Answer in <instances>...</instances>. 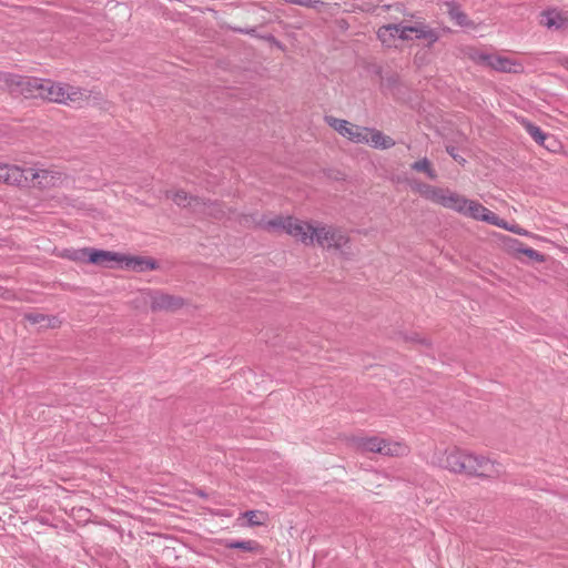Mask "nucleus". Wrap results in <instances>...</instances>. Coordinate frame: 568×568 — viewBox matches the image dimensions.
<instances>
[{
	"label": "nucleus",
	"instance_id": "3",
	"mask_svg": "<svg viewBox=\"0 0 568 568\" xmlns=\"http://www.w3.org/2000/svg\"><path fill=\"white\" fill-rule=\"evenodd\" d=\"M439 465L450 471L463 473L470 476L493 477L499 473L495 464L489 459L460 449L447 452L445 457L439 462Z\"/></svg>",
	"mask_w": 568,
	"mask_h": 568
},
{
	"label": "nucleus",
	"instance_id": "6",
	"mask_svg": "<svg viewBox=\"0 0 568 568\" xmlns=\"http://www.w3.org/2000/svg\"><path fill=\"white\" fill-rule=\"evenodd\" d=\"M352 445L361 453H378L385 456H403L408 452L407 446L402 443L388 442L376 436L354 437Z\"/></svg>",
	"mask_w": 568,
	"mask_h": 568
},
{
	"label": "nucleus",
	"instance_id": "26",
	"mask_svg": "<svg viewBox=\"0 0 568 568\" xmlns=\"http://www.w3.org/2000/svg\"><path fill=\"white\" fill-rule=\"evenodd\" d=\"M27 318L31 322V323H41L43 320H44V316L42 314H28L27 315Z\"/></svg>",
	"mask_w": 568,
	"mask_h": 568
},
{
	"label": "nucleus",
	"instance_id": "1",
	"mask_svg": "<svg viewBox=\"0 0 568 568\" xmlns=\"http://www.w3.org/2000/svg\"><path fill=\"white\" fill-rule=\"evenodd\" d=\"M240 223L245 226L258 225L267 231H284L306 245L317 243L324 248L344 252L348 244L347 235L339 229L327 225L314 226L292 216L264 220L256 214H251L243 215Z\"/></svg>",
	"mask_w": 568,
	"mask_h": 568
},
{
	"label": "nucleus",
	"instance_id": "15",
	"mask_svg": "<svg viewBox=\"0 0 568 568\" xmlns=\"http://www.w3.org/2000/svg\"><path fill=\"white\" fill-rule=\"evenodd\" d=\"M363 135L365 140L362 143H367L375 149L387 150L395 145V141L390 136L376 129L365 128Z\"/></svg>",
	"mask_w": 568,
	"mask_h": 568
},
{
	"label": "nucleus",
	"instance_id": "7",
	"mask_svg": "<svg viewBox=\"0 0 568 568\" xmlns=\"http://www.w3.org/2000/svg\"><path fill=\"white\" fill-rule=\"evenodd\" d=\"M166 195L168 197H171L173 202L179 206H189L195 212H202L216 219H222L225 215L221 204L216 202H204L199 197L189 195L183 190L168 192Z\"/></svg>",
	"mask_w": 568,
	"mask_h": 568
},
{
	"label": "nucleus",
	"instance_id": "25",
	"mask_svg": "<svg viewBox=\"0 0 568 568\" xmlns=\"http://www.w3.org/2000/svg\"><path fill=\"white\" fill-rule=\"evenodd\" d=\"M488 224L501 227V229L507 230V231H509V229L511 227V225L508 224V222H506L505 220L500 219L495 213H494V220H490Z\"/></svg>",
	"mask_w": 568,
	"mask_h": 568
},
{
	"label": "nucleus",
	"instance_id": "5",
	"mask_svg": "<svg viewBox=\"0 0 568 568\" xmlns=\"http://www.w3.org/2000/svg\"><path fill=\"white\" fill-rule=\"evenodd\" d=\"M40 99L72 106H81L89 97L85 91L80 88L44 79Z\"/></svg>",
	"mask_w": 568,
	"mask_h": 568
},
{
	"label": "nucleus",
	"instance_id": "20",
	"mask_svg": "<svg viewBox=\"0 0 568 568\" xmlns=\"http://www.w3.org/2000/svg\"><path fill=\"white\" fill-rule=\"evenodd\" d=\"M508 241L513 243V246H511L513 248L525 254L526 256L530 257L531 260H535L537 262L544 261V255L540 254L538 251H536L531 247H525L521 243H519L515 239H508Z\"/></svg>",
	"mask_w": 568,
	"mask_h": 568
},
{
	"label": "nucleus",
	"instance_id": "12",
	"mask_svg": "<svg viewBox=\"0 0 568 568\" xmlns=\"http://www.w3.org/2000/svg\"><path fill=\"white\" fill-rule=\"evenodd\" d=\"M27 171L28 168L0 163V182L18 186L30 185V174Z\"/></svg>",
	"mask_w": 568,
	"mask_h": 568
},
{
	"label": "nucleus",
	"instance_id": "28",
	"mask_svg": "<svg viewBox=\"0 0 568 568\" xmlns=\"http://www.w3.org/2000/svg\"><path fill=\"white\" fill-rule=\"evenodd\" d=\"M285 1L288 3H294V4L305 6V7L312 6L311 0H285Z\"/></svg>",
	"mask_w": 568,
	"mask_h": 568
},
{
	"label": "nucleus",
	"instance_id": "21",
	"mask_svg": "<svg viewBox=\"0 0 568 568\" xmlns=\"http://www.w3.org/2000/svg\"><path fill=\"white\" fill-rule=\"evenodd\" d=\"M412 169L418 172H425L427 176L432 180H435L437 178L435 171L432 169L430 162L426 158L414 162L412 164Z\"/></svg>",
	"mask_w": 568,
	"mask_h": 568
},
{
	"label": "nucleus",
	"instance_id": "19",
	"mask_svg": "<svg viewBox=\"0 0 568 568\" xmlns=\"http://www.w3.org/2000/svg\"><path fill=\"white\" fill-rule=\"evenodd\" d=\"M225 547L230 549H241L250 552H261L262 547L255 540H227Z\"/></svg>",
	"mask_w": 568,
	"mask_h": 568
},
{
	"label": "nucleus",
	"instance_id": "23",
	"mask_svg": "<svg viewBox=\"0 0 568 568\" xmlns=\"http://www.w3.org/2000/svg\"><path fill=\"white\" fill-rule=\"evenodd\" d=\"M91 253V248H82V250H74L69 254V257L73 261L82 262L87 261L89 262V255Z\"/></svg>",
	"mask_w": 568,
	"mask_h": 568
},
{
	"label": "nucleus",
	"instance_id": "2",
	"mask_svg": "<svg viewBox=\"0 0 568 568\" xmlns=\"http://www.w3.org/2000/svg\"><path fill=\"white\" fill-rule=\"evenodd\" d=\"M419 193L435 203H438L447 209L454 210L465 216L471 217L477 221L489 223L494 220V212L480 203L468 200L449 190L438 189L430 185H420Z\"/></svg>",
	"mask_w": 568,
	"mask_h": 568
},
{
	"label": "nucleus",
	"instance_id": "13",
	"mask_svg": "<svg viewBox=\"0 0 568 568\" xmlns=\"http://www.w3.org/2000/svg\"><path fill=\"white\" fill-rule=\"evenodd\" d=\"M27 172L30 174V185L32 186L47 189L55 186L62 181L61 174L52 170L28 168Z\"/></svg>",
	"mask_w": 568,
	"mask_h": 568
},
{
	"label": "nucleus",
	"instance_id": "14",
	"mask_svg": "<svg viewBox=\"0 0 568 568\" xmlns=\"http://www.w3.org/2000/svg\"><path fill=\"white\" fill-rule=\"evenodd\" d=\"M540 23L551 30L568 29V12L549 9L541 13Z\"/></svg>",
	"mask_w": 568,
	"mask_h": 568
},
{
	"label": "nucleus",
	"instance_id": "11",
	"mask_svg": "<svg viewBox=\"0 0 568 568\" xmlns=\"http://www.w3.org/2000/svg\"><path fill=\"white\" fill-rule=\"evenodd\" d=\"M326 123L337 131L342 136L348 139L354 143H362L365 140L363 135L365 132L364 126L353 124L346 120L337 119L332 115L325 116Z\"/></svg>",
	"mask_w": 568,
	"mask_h": 568
},
{
	"label": "nucleus",
	"instance_id": "30",
	"mask_svg": "<svg viewBox=\"0 0 568 568\" xmlns=\"http://www.w3.org/2000/svg\"><path fill=\"white\" fill-rule=\"evenodd\" d=\"M559 63L566 69L568 70V55H564L559 59Z\"/></svg>",
	"mask_w": 568,
	"mask_h": 568
},
{
	"label": "nucleus",
	"instance_id": "27",
	"mask_svg": "<svg viewBox=\"0 0 568 568\" xmlns=\"http://www.w3.org/2000/svg\"><path fill=\"white\" fill-rule=\"evenodd\" d=\"M509 231L515 233V234H519V235H527L528 234L527 231H525L524 229H521L517 224H513L511 227L509 229Z\"/></svg>",
	"mask_w": 568,
	"mask_h": 568
},
{
	"label": "nucleus",
	"instance_id": "29",
	"mask_svg": "<svg viewBox=\"0 0 568 568\" xmlns=\"http://www.w3.org/2000/svg\"><path fill=\"white\" fill-rule=\"evenodd\" d=\"M448 153L456 160L458 161L459 163H463L465 162V160L463 158H459L457 154H455L454 152V148L452 149H447Z\"/></svg>",
	"mask_w": 568,
	"mask_h": 568
},
{
	"label": "nucleus",
	"instance_id": "18",
	"mask_svg": "<svg viewBox=\"0 0 568 568\" xmlns=\"http://www.w3.org/2000/svg\"><path fill=\"white\" fill-rule=\"evenodd\" d=\"M123 262L128 268L133 270L135 272H144L148 270L156 268V262L152 258L124 256Z\"/></svg>",
	"mask_w": 568,
	"mask_h": 568
},
{
	"label": "nucleus",
	"instance_id": "16",
	"mask_svg": "<svg viewBox=\"0 0 568 568\" xmlns=\"http://www.w3.org/2000/svg\"><path fill=\"white\" fill-rule=\"evenodd\" d=\"M123 261L124 255L103 250L91 248V253L89 255V263L103 267H109L113 263H123Z\"/></svg>",
	"mask_w": 568,
	"mask_h": 568
},
{
	"label": "nucleus",
	"instance_id": "17",
	"mask_svg": "<svg viewBox=\"0 0 568 568\" xmlns=\"http://www.w3.org/2000/svg\"><path fill=\"white\" fill-rule=\"evenodd\" d=\"M523 125L526 129L527 133L540 145H544L548 150H552V145L550 143H547V141H551L552 143H556L554 138L545 132L541 131V129L535 124H532L529 121H523Z\"/></svg>",
	"mask_w": 568,
	"mask_h": 568
},
{
	"label": "nucleus",
	"instance_id": "24",
	"mask_svg": "<svg viewBox=\"0 0 568 568\" xmlns=\"http://www.w3.org/2000/svg\"><path fill=\"white\" fill-rule=\"evenodd\" d=\"M243 516L247 519L250 526L263 525V520L258 518V514L255 510H247Z\"/></svg>",
	"mask_w": 568,
	"mask_h": 568
},
{
	"label": "nucleus",
	"instance_id": "9",
	"mask_svg": "<svg viewBox=\"0 0 568 568\" xmlns=\"http://www.w3.org/2000/svg\"><path fill=\"white\" fill-rule=\"evenodd\" d=\"M6 83L10 90L18 91L26 98H40L44 79L6 74Z\"/></svg>",
	"mask_w": 568,
	"mask_h": 568
},
{
	"label": "nucleus",
	"instance_id": "10",
	"mask_svg": "<svg viewBox=\"0 0 568 568\" xmlns=\"http://www.w3.org/2000/svg\"><path fill=\"white\" fill-rule=\"evenodd\" d=\"M144 303L150 304L154 312H174L183 306V300L179 296L165 294L160 291L142 292Z\"/></svg>",
	"mask_w": 568,
	"mask_h": 568
},
{
	"label": "nucleus",
	"instance_id": "4",
	"mask_svg": "<svg viewBox=\"0 0 568 568\" xmlns=\"http://www.w3.org/2000/svg\"><path fill=\"white\" fill-rule=\"evenodd\" d=\"M377 37L383 43L388 45L395 37L402 40H425L428 45H432L439 39V33L423 22H416L410 26L393 23L381 27L377 31Z\"/></svg>",
	"mask_w": 568,
	"mask_h": 568
},
{
	"label": "nucleus",
	"instance_id": "22",
	"mask_svg": "<svg viewBox=\"0 0 568 568\" xmlns=\"http://www.w3.org/2000/svg\"><path fill=\"white\" fill-rule=\"evenodd\" d=\"M448 14L452 20L456 22V24L460 27L468 26V19L467 16L456 6L449 4Z\"/></svg>",
	"mask_w": 568,
	"mask_h": 568
},
{
	"label": "nucleus",
	"instance_id": "8",
	"mask_svg": "<svg viewBox=\"0 0 568 568\" xmlns=\"http://www.w3.org/2000/svg\"><path fill=\"white\" fill-rule=\"evenodd\" d=\"M473 60L478 64L489 67L499 72L520 73L524 71V65L519 61L499 54L476 52L473 55Z\"/></svg>",
	"mask_w": 568,
	"mask_h": 568
}]
</instances>
